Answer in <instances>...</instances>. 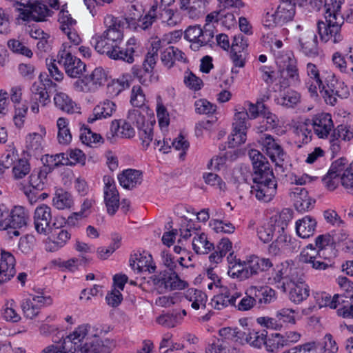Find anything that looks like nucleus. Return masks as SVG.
<instances>
[{"label":"nucleus","instance_id":"nucleus-35","mask_svg":"<svg viewBox=\"0 0 353 353\" xmlns=\"http://www.w3.org/2000/svg\"><path fill=\"white\" fill-rule=\"evenodd\" d=\"M292 261H286L276 266L275 276L273 277L275 283L282 281V288L285 290V285H289V276L291 271Z\"/></svg>","mask_w":353,"mask_h":353},{"label":"nucleus","instance_id":"nucleus-10","mask_svg":"<svg viewBox=\"0 0 353 353\" xmlns=\"http://www.w3.org/2000/svg\"><path fill=\"white\" fill-rule=\"evenodd\" d=\"M51 172L52 167H41L32 172L29 176L30 189L24 192L31 203L37 201V194L44 189L47 175Z\"/></svg>","mask_w":353,"mask_h":353},{"label":"nucleus","instance_id":"nucleus-48","mask_svg":"<svg viewBox=\"0 0 353 353\" xmlns=\"http://www.w3.org/2000/svg\"><path fill=\"white\" fill-rule=\"evenodd\" d=\"M30 165L27 159H19L12 168V173L14 179L23 178L30 172Z\"/></svg>","mask_w":353,"mask_h":353},{"label":"nucleus","instance_id":"nucleus-5","mask_svg":"<svg viewBox=\"0 0 353 353\" xmlns=\"http://www.w3.org/2000/svg\"><path fill=\"white\" fill-rule=\"evenodd\" d=\"M236 264L238 265V269L236 272H232L231 276H236L240 280H245L258 275L261 272L268 271L273 266L270 259L260 258L255 255L250 256L243 262L239 260Z\"/></svg>","mask_w":353,"mask_h":353},{"label":"nucleus","instance_id":"nucleus-38","mask_svg":"<svg viewBox=\"0 0 353 353\" xmlns=\"http://www.w3.org/2000/svg\"><path fill=\"white\" fill-rule=\"evenodd\" d=\"M290 291V299L295 303H300L309 296V287L305 283L293 285Z\"/></svg>","mask_w":353,"mask_h":353},{"label":"nucleus","instance_id":"nucleus-22","mask_svg":"<svg viewBox=\"0 0 353 353\" xmlns=\"http://www.w3.org/2000/svg\"><path fill=\"white\" fill-rule=\"evenodd\" d=\"M314 130L319 138L327 137L333 128L331 115L327 113L318 114L312 119Z\"/></svg>","mask_w":353,"mask_h":353},{"label":"nucleus","instance_id":"nucleus-14","mask_svg":"<svg viewBox=\"0 0 353 353\" xmlns=\"http://www.w3.org/2000/svg\"><path fill=\"white\" fill-rule=\"evenodd\" d=\"M103 181L105 183L104 202L108 213L112 216L116 213L119 207V194L112 178L105 176Z\"/></svg>","mask_w":353,"mask_h":353},{"label":"nucleus","instance_id":"nucleus-32","mask_svg":"<svg viewBox=\"0 0 353 353\" xmlns=\"http://www.w3.org/2000/svg\"><path fill=\"white\" fill-rule=\"evenodd\" d=\"M285 226H287L285 221H282L281 225L279 224V222L274 224H268L258 230V236L263 243L270 242L276 230L278 229V232H280L281 230L284 232Z\"/></svg>","mask_w":353,"mask_h":353},{"label":"nucleus","instance_id":"nucleus-47","mask_svg":"<svg viewBox=\"0 0 353 353\" xmlns=\"http://www.w3.org/2000/svg\"><path fill=\"white\" fill-rule=\"evenodd\" d=\"M299 101L300 94L292 90H287L278 99V103L287 108H294Z\"/></svg>","mask_w":353,"mask_h":353},{"label":"nucleus","instance_id":"nucleus-28","mask_svg":"<svg viewBox=\"0 0 353 353\" xmlns=\"http://www.w3.org/2000/svg\"><path fill=\"white\" fill-rule=\"evenodd\" d=\"M321 254L319 252L318 256L310 254L309 250H303L299 255V261L305 263L312 264V267L316 270H325L328 267L332 266L331 263L326 262V259L322 261Z\"/></svg>","mask_w":353,"mask_h":353},{"label":"nucleus","instance_id":"nucleus-63","mask_svg":"<svg viewBox=\"0 0 353 353\" xmlns=\"http://www.w3.org/2000/svg\"><path fill=\"white\" fill-rule=\"evenodd\" d=\"M245 296L241 299L238 303L237 309L240 311H248L251 310L256 303V300L254 294L248 292V290L245 293Z\"/></svg>","mask_w":353,"mask_h":353},{"label":"nucleus","instance_id":"nucleus-12","mask_svg":"<svg viewBox=\"0 0 353 353\" xmlns=\"http://www.w3.org/2000/svg\"><path fill=\"white\" fill-rule=\"evenodd\" d=\"M253 183L250 192L259 201L270 202L276 194L277 181L276 179L267 181L261 180Z\"/></svg>","mask_w":353,"mask_h":353},{"label":"nucleus","instance_id":"nucleus-39","mask_svg":"<svg viewBox=\"0 0 353 353\" xmlns=\"http://www.w3.org/2000/svg\"><path fill=\"white\" fill-rule=\"evenodd\" d=\"M277 243H279L281 250L286 252H297L301 248L300 241L286 234L278 236Z\"/></svg>","mask_w":353,"mask_h":353},{"label":"nucleus","instance_id":"nucleus-9","mask_svg":"<svg viewBox=\"0 0 353 353\" xmlns=\"http://www.w3.org/2000/svg\"><path fill=\"white\" fill-rule=\"evenodd\" d=\"M63 49L59 52V62L63 61L65 73L72 78H80L85 72L86 65L81 60L72 54L71 51H67V45H62Z\"/></svg>","mask_w":353,"mask_h":353},{"label":"nucleus","instance_id":"nucleus-21","mask_svg":"<svg viewBox=\"0 0 353 353\" xmlns=\"http://www.w3.org/2000/svg\"><path fill=\"white\" fill-rule=\"evenodd\" d=\"M307 74L310 79L306 82V86L312 97L318 96V90L324 83L325 77L321 76L317 66L312 63L307 64Z\"/></svg>","mask_w":353,"mask_h":353},{"label":"nucleus","instance_id":"nucleus-17","mask_svg":"<svg viewBox=\"0 0 353 353\" xmlns=\"http://www.w3.org/2000/svg\"><path fill=\"white\" fill-rule=\"evenodd\" d=\"M301 52L307 57H316L319 54L317 37L312 30L304 32L299 39Z\"/></svg>","mask_w":353,"mask_h":353},{"label":"nucleus","instance_id":"nucleus-59","mask_svg":"<svg viewBox=\"0 0 353 353\" xmlns=\"http://www.w3.org/2000/svg\"><path fill=\"white\" fill-rule=\"evenodd\" d=\"M341 185L350 192H353V162L343 172L339 179Z\"/></svg>","mask_w":353,"mask_h":353},{"label":"nucleus","instance_id":"nucleus-19","mask_svg":"<svg viewBox=\"0 0 353 353\" xmlns=\"http://www.w3.org/2000/svg\"><path fill=\"white\" fill-rule=\"evenodd\" d=\"M263 145L265 152L276 166L282 168L281 163L284 161L285 155L281 146L276 142L271 135H266L263 140Z\"/></svg>","mask_w":353,"mask_h":353},{"label":"nucleus","instance_id":"nucleus-15","mask_svg":"<svg viewBox=\"0 0 353 353\" xmlns=\"http://www.w3.org/2000/svg\"><path fill=\"white\" fill-rule=\"evenodd\" d=\"M105 74L101 68H95L90 74L77 80L74 83V88L79 92H89L92 86H100L105 81Z\"/></svg>","mask_w":353,"mask_h":353},{"label":"nucleus","instance_id":"nucleus-40","mask_svg":"<svg viewBox=\"0 0 353 353\" xmlns=\"http://www.w3.org/2000/svg\"><path fill=\"white\" fill-rule=\"evenodd\" d=\"M185 297L192 302V308L199 310L200 306L205 307L207 295L201 290L193 288L189 289L186 292Z\"/></svg>","mask_w":353,"mask_h":353},{"label":"nucleus","instance_id":"nucleus-29","mask_svg":"<svg viewBox=\"0 0 353 353\" xmlns=\"http://www.w3.org/2000/svg\"><path fill=\"white\" fill-rule=\"evenodd\" d=\"M336 307L341 305V307L337 310L339 316L345 318L350 317V306L353 304V292H347L346 294H335Z\"/></svg>","mask_w":353,"mask_h":353},{"label":"nucleus","instance_id":"nucleus-58","mask_svg":"<svg viewBox=\"0 0 353 353\" xmlns=\"http://www.w3.org/2000/svg\"><path fill=\"white\" fill-rule=\"evenodd\" d=\"M195 111L198 114H210L216 111V106L206 99H199L195 101Z\"/></svg>","mask_w":353,"mask_h":353},{"label":"nucleus","instance_id":"nucleus-16","mask_svg":"<svg viewBox=\"0 0 353 353\" xmlns=\"http://www.w3.org/2000/svg\"><path fill=\"white\" fill-rule=\"evenodd\" d=\"M347 163V159L341 157L332 163L327 174L322 179V181L328 190H334L336 188L339 183V176L341 172L345 170Z\"/></svg>","mask_w":353,"mask_h":353},{"label":"nucleus","instance_id":"nucleus-8","mask_svg":"<svg viewBox=\"0 0 353 353\" xmlns=\"http://www.w3.org/2000/svg\"><path fill=\"white\" fill-rule=\"evenodd\" d=\"M249 156L252 163L254 181L275 179L272 169L267 159L258 150H251Z\"/></svg>","mask_w":353,"mask_h":353},{"label":"nucleus","instance_id":"nucleus-53","mask_svg":"<svg viewBox=\"0 0 353 353\" xmlns=\"http://www.w3.org/2000/svg\"><path fill=\"white\" fill-rule=\"evenodd\" d=\"M331 137H336L343 141H350L353 139V125H339L334 129Z\"/></svg>","mask_w":353,"mask_h":353},{"label":"nucleus","instance_id":"nucleus-37","mask_svg":"<svg viewBox=\"0 0 353 353\" xmlns=\"http://www.w3.org/2000/svg\"><path fill=\"white\" fill-rule=\"evenodd\" d=\"M310 343H315L314 352L319 350V353H336L339 350L336 341L330 334H325L322 342L310 341Z\"/></svg>","mask_w":353,"mask_h":353},{"label":"nucleus","instance_id":"nucleus-61","mask_svg":"<svg viewBox=\"0 0 353 353\" xmlns=\"http://www.w3.org/2000/svg\"><path fill=\"white\" fill-rule=\"evenodd\" d=\"M184 83L187 87L195 91L201 90L203 85V81L192 72H185Z\"/></svg>","mask_w":353,"mask_h":353},{"label":"nucleus","instance_id":"nucleus-33","mask_svg":"<svg viewBox=\"0 0 353 353\" xmlns=\"http://www.w3.org/2000/svg\"><path fill=\"white\" fill-rule=\"evenodd\" d=\"M248 292L254 294L256 300L258 299L259 304H269L272 302L275 296V291L269 288H257L252 286L248 289Z\"/></svg>","mask_w":353,"mask_h":353},{"label":"nucleus","instance_id":"nucleus-45","mask_svg":"<svg viewBox=\"0 0 353 353\" xmlns=\"http://www.w3.org/2000/svg\"><path fill=\"white\" fill-rule=\"evenodd\" d=\"M42 136L37 132L27 136L26 143L28 152L32 154L39 153L42 150Z\"/></svg>","mask_w":353,"mask_h":353},{"label":"nucleus","instance_id":"nucleus-24","mask_svg":"<svg viewBox=\"0 0 353 353\" xmlns=\"http://www.w3.org/2000/svg\"><path fill=\"white\" fill-rule=\"evenodd\" d=\"M116 108V104L110 100L101 102L94 108L92 114L88 118V123H92L98 119L111 117L115 112Z\"/></svg>","mask_w":353,"mask_h":353},{"label":"nucleus","instance_id":"nucleus-23","mask_svg":"<svg viewBox=\"0 0 353 353\" xmlns=\"http://www.w3.org/2000/svg\"><path fill=\"white\" fill-rule=\"evenodd\" d=\"M15 259L9 252L1 250L0 259V274L5 282L9 281L15 274Z\"/></svg>","mask_w":353,"mask_h":353},{"label":"nucleus","instance_id":"nucleus-4","mask_svg":"<svg viewBox=\"0 0 353 353\" xmlns=\"http://www.w3.org/2000/svg\"><path fill=\"white\" fill-rule=\"evenodd\" d=\"M157 20H160L168 26L174 27L181 22V17L177 10L159 6L157 1L154 0L148 12L143 18L141 27L144 30L148 29Z\"/></svg>","mask_w":353,"mask_h":353},{"label":"nucleus","instance_id":"nucleus-20","mask_svg":"<svg viewBox=\"0 0 353 353\" xmlns=\"http://www.w3.org/2000/svg\"><path fill=\"white\" fill-rule=\"evenodd\" d=\"M268 332L265 330L256 331L250 327L243 328L241 341L240 343H248L252 347L261 348L263 345L265 344Z\"/></svg>","mask_w":353,"mask_h":353},{"label":"nucleus","instance_id":"nucleus-55","mask_svg":"<svg viewBox=\"0 0 353 353\" xmlns=\"http://www.w3.org/2000/svg\"><path fill=\"white\" fill-rule=\"evenodd\" d=\"M242 333L243 329L232 328L230 327H223L219 331V334L221 337L239 343L240 340L241 341Z\"/></svg>","mask_w":353,"mask_h":353},{"label":"nucleus","instance_id":"nucleus-7","mask_svg":"<svg viewBox=\"0 0 353 353\" xmlns=\"http://www.w3.org/2000/svg\"><path fill=\"white\" fill-rule=\"evenodd\" d=\"M151 279L160 293L165 291L181 290L188 286V283L181 280L176 270H163L157 275L151 276Z\"/></svg>","mask_w":353,"mask_h":353},{"label":"nucleus","instance_id":"nucleus-54","mask_svg":"<svg viewBox=\"0 0 353 353\" xmlns=\"http://www.w3.org/2000/svg\"><path fill=\"white\" fill-rule=\"evenodd\" d=\"M186 10L190 19L199 18L204 14L203 0H192V3L188 7Z\"/></svg>","mask_w":353,"mask_h":353},{"label":"nucleus","instance_id":"nucleus-64","mask_svg":"<svg viewBox=\"0 0 353 353\" xmlns=\"http://www.w3.org/2000/svg\"><path fill=\"white\" fill-rule=\"evenodd\" d=\"M174 50L175 47L169 46L161 52V60L163 64L168 68H171L174 65Z\"/></svg>","mask_w":353,"mask_h":353},{"label":"nucleus","instance_id":"nucleus-41","mask_svg":"<svg viewBox=\"0 0 353 353\" xmlns=\"http://www.w3.org/2000/svg\"><path fill=\"white\" fill-rule=\"evenodd\" d=\"M58 128L57 139L59 143L68 145L71 142L72 134L68 128V123L63 117H60L57 121Z\"/></svg>","mask_w":353,"mask_h":353},{"label":"nucleus","instance_id":"nucleus-56","mask_svg":"<svg viewBox=\"0 0 353 353\" xmlns=\"http://www.w3.org/2000/svg\"><path fill=\"white\" fill-rule=\"evenodd\" d=\"M128 121L134 125L138 130L146 125L145 116L139 110H130L128 112Z\"/></svg>","mask_w":353,"mask_h":353},{"label":"nucleus","instance_id":"nucleus-25","mask_svg":"<svg viewBox=\"0 0 353 353\" xmlns=\"http://www.w3.org/2000/svg\"><path fill=\"white\" fill-rule=\"evenodd\" d=\"M130 265L133 270L139 272L148 271L153 273L156 270L155 265H152V259L150 254H134L130 259Z\"/></svg>","mask_w":353,"mask_h":353},{"label":"nucleus","instance_id":"nucleus-30","mask_svg":"<svg viewBox=\"0 0 353 353\" xmlns=\"http://www.w3.org/2000/svg\"><path fill=\"white\" fill-rule=\"evenodd\" d=\"M316 222L310 216H305L296 223V230L297 234L303 238L307 239L314 234Z\"/></svg>","mask_w":353,"mask_h":353},{"label":"nucleus","instance_id":"nucleus-42","mask_svg":"<svg viewBox=\"0 0 353 353\" xmlns=\"http://www.w3.org/2000/svg\"><path fill=\"white\" fill-rule=\"evenodd\" d=\"M192 248L196 254H207L212 248L213 244L208 241L205 234L202 233L198 237H194L192 241Z\"/></svg>","mask_w":353,"mask_h":353},{"label":"nucleus","instance_id":"nucleus-36","mask_svg":"<svg viewBox=\"0 0 353 353\" xmlns=\"http://www.w3.org/2000/svg\"><path fill=\"white\" fill-rule=\"evenodd\" d=\"M53 205L59 209L63 210L69 208L73 203L72 195L63 189H59L56 191L54 196L52 199Z\"/></svg>","mask_w":353,"mask_h":353},{"label":"nucleus","instance_id":"nucleus-43","mask_svg":"<svg viewBox=\"0 0 353 353\" xmlns=\"http://www.w3.org/2000/svg\"><path fill=\"white\" fill-rule=\"evenodd\" d=\"M54 233L57 237L49 245V250L51 252H55L63 248L71 238V233L66 229H61L58 232L55 231Z\"/></svg>","mask_w":353,"mask_h":353},{"label":"nucleus","instance_id":"nucleus-46","mask_svg":"<svg viewBox=\"0 0 353 353\" xmlns=\"http://www.w3.org/2000/svg\"><path fill=\"white\" fill-rule=\"evenodd\" d=\"M30 90L31 101H39L43 105H46L50 101L49 93L42 85L34 83Z\"/></svg>","mask_w":353,"mask_h":353},{"label":"nucleus","instance_id":"nucleus-11","mask_svg":"<svg viewBox=\"0 0 353 353\" xmlns=\"http://www.w3.org/2000/svg\"><path fill=\"white\" fill-rule=\"evenodd\" d=\"M154 48L152 47V51L147 53L141 67L134 65L132 68L133 76L143 85H148L152 81L150 74L154 68L157 57V48L155 50Z\"/></svg>","mask_w":353,"mask_h":353},{"label":"nucleus","instance_id":"nucleus-31","mask_svg":"<svg viewBox=\"0 0 353 353\" xmlns=\"http://www.w3.org/2000/svg\"><path fill=\"white\" fill-rule=\"evenodd\" d=\"M276 12V20L279 26L292 20L295 14V7L293 4H289L282 2L278 7Z\"/></svg>","mask_w":353,"mask_h":353},{"label":"nucleus","instance_id":"nucleus-18","mask_svg":"<svg viewBox=\"0 0 353 353\" xmlns=\"http://www.w3.org/2000/svg\"><path fill=\"white\" fill-rule=\"evenodd\" d=\"M21 18L25 21L33 20L35 21H43L48 15L50 10L47 6L35 1L30 9L19 8Z\"/></svg>","mask_w":353,"mask_h":353},{"label":"nucleus","instance_id":"nucleus-51","mask_svg":"<svg viewBox=\"0 0 353 353\" xmlns=\"http://www.w3.org/2000/svg\"><path fill=\"white\" fill-rule=\"evenodd\" d=\"M265 347L268 352H275L279 349H281L286 346L282 339L281 334L276 333L272 335V337L267 339L265 341Z\"/></svg>","mask_w":353,"mask_h":353},{"label":"nucleus","instance_id":"nucleus-50","mask_svg":"<svg viewBox=\"0 0 353 353\" xmlns=\"http://www.w3.org/2000/svg\"><path fill=\"white\" fill-rule=\"evenodd\" d=\"M80 139L81 142L87 145L91 143H97L103 141L102 137L99 134L94 133L90 128L83 125V128H81Z\"/></svg>","mask_w":353,"mask_h":353},{"label":"nucleus","instance_id":"nucleus-49","mask_svg":"<svg viewBox=\"0 0 353 353\" xmlns=\"http://www.w3.org/2000/svg\"><path fill=\"white\" fill-rule=\"evenodd\" d=\"M65 159L66 161L62 163L63 165H74L79 163L84 165L85 163V155L79 149L70 150L69 155H66Z\"/></svg>","mask_w":353,"mask_h":353},{"label":"nucleus","instance_id":"nucleus-34","mask_svg":"<svg viewBox=\"0 0 353 353\" xmlns=\"http://www.w3.org/2000/svg\"><path fill=\"white\" fill-rule=\"evenodd\" d=\"M55 105L63 112L72 114L77 108L76 103L63 92L57 93L54 97Z\"/></svg>","mask_w":353,"mask_h":353},{"label":"nucleus","instance_id":"nucleus-2","mask_svg":"<svg viewBox=\"0 0 353 353\" xmlns=\"http://www.w3.org/2000/svg\"><path fill=\"white\" fill-rule=\"evenodd\" d=\"M128 23L126 19L111 17V24L101 35L92 37V43L97 52L106 54L110 59L132 63L134 62V50L132 47L120 46L123 32L122 29Z\"/></svg>","mask_w":353,"mask_h":353},{"label":"nucleus","instance_id":"nucleus-3","mask_svg":"<svg viewBox=\"0 0 353 353\" xmlns=\"http://www.w3.org/2000/svg\"><path fill=\"white\" fill-rule=\"evenodd\" d=\"M314 8L319 10L323 6L326 22L319 21L317 30L322 41L327 42L333 38V42L339 43L343 40L341 34V26L344 23V17L341 14V5L343 0H310Z\"/></svg>","mask_w":353,"mask_h":353},{"label":"nucleus","instance_id":"nucleus-57","mask_svg":"<svg viewBox=\"0 0 353 353\" xmlns=\"http://www.w3.org/2000/svg\"><path fill=\"white\" fill-rule=\"evenodd\" d=\"M248 119H249L248 112L246 108L243 107L241 110L234 115L235 122L233 123V128L234 129H239V130H246L248 128L246 125Z\"/></svg>","mask_w":353,"mask_h":353},{"label":"nucleus","instance_id":"nucleus-26","mask_svg":"<svg viewBox=\"0 0 353 353\" xmlns=\"http://www.w3.org/2000/svg\"><path fill=\"white\" fill-rule=\"evenodd\" d=\"M120 185L125 189H132L142 182V172L140 170L128 169L118 176Z\"/></svg>","mask_w":353,"mask_h":353},{"label":"nucleus","instance_id":"nucleus-13","mask_svg":"<svg viewBox=\"0 0 353 353\" xmlns=\"http://www.w3.org/2000/svg\"><path fill=\"white\" fill-rule=\"evenodd\" d=\"M51 208L46 205L38 206L34 213V225L36 231L40 234L46 235L52 232Z\"/></svg>","mask_w":353,"mask_h":353},{"label":"nucleus","instance_id":"nucleus-44","mask_svg":"<svg viewBox=\"0 0 353 353\" xmlns=\"http://www.w3.org/2000/svg\"><path fill=\"white\" fill-rule=\"evenodd\" d=\"M214 37V32L212 29V26L206 23L203 28H201V34L199 41H195L194 44H192L190 48L194 50H198L200 47L208 45L212 41Z\"/></svg>","mask_w":353,"mask_h":353},{"label":"nucleus","instance_id":"nucleus-6","mask_svg":"<svg viewBox=\"0 0 353 353\" xmlns=\"http://www.w3.org/2000/svg\"><path fill=\"white\" fill-rule=\"evenodd\" d=\"M319 91L325 102L332 106L337 103V97L347 99L350 96L348 87L343 81H339L333 73L325 77Z\"/></svg>","mask_w":353,"mask_h":353},{"label":"nucleus","instance_id":"nucleus-1","mask_svg":"<svg viewBox=\"0 0 353 353\" xmlns=\"http://www.w3.org/2000/svg\"><path fill=\"white\" fill-rule=\"evenodd\" d=\"M83 324L67 336L60 345H50L41 353H110L114 346L110 339L102 341L99 337L110 331V327Z\"/></svg>","mask_w":353,"mask_h":353},{"label":"nucleus","instance_id":"nucleus-27","mask_svg":"<svg viewBox=\"0 0 353 353\" xmlns=\"http://www.w3.org/2000/svg\"><path fill=\"white\" fill-rule=\"evenodd\" d=\"M28 221V211L22 206H15L11 210L9 228L20 229L26 226Z\"/></svg>","mask_w":353,"mask_h":353},{"label":"nucleus","instance_id":"nucleus-60","mask_svg":"<svg viewBox=\"0 0 353 353\" xmlns=\"http://www.w3.org/2000/svg\"><path fill=\"white\" fill-rule=\"evenodd\" d=\"M153 123L152 122H150L149 123L148 122L146 123V125H145L144 128L139 129V136L141 139L142 140V145L145 148H148L150 143V142L152 141L153 139Z\"/></svg>","mask_w":353,"mask_h":353},{"label":"nucleus","instance_id":"nucleus-62","mask_svg":"<svg viewBox=\"0 0 353 353\" xmlns=\"http://www.w3.org/2000/svg\"><path fill=\"white\" fill-rule=\"evenodd\" d=\"M295 310L290 308H282L276 312V317L279 318V322L290 323L294 325L296 319L294 314Z\"/></svg>","mask_w":353,"mask_h":353},{"label":"nucleus","instance_id":"nucleus-52","mask_svg":"<svg viewBox=\"0 0 353 353\" xmlns=\"http://www.w3.org/2000/svg\"><path fill=\"white\" fill-rule=\"evenodd\" d=\"M21 307L26 318L33 319L38 316L39 313V306L35 304L30 299H25L21 304Z\"/></svg>","mask_w":353,"mask_h":353}]
</instances>
